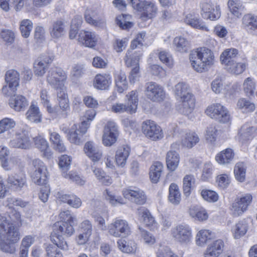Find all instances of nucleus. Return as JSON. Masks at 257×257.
<instances>
[{"instance_id": "f257e3e1", "label": "nucleus", "mask_w": 257, "mask_h": 257, "mask_svg": "<svg viewBox=\"0 0 257 257\" xmlns=\"http://www.w3.org/2000/svg\"><path fill=\"white\" fill-rule=\"evenodd\" d=\"M213 54L212 51L205 47L192 51L189 55V59L192 67L198 72L206 71L213 64Z\"/></svg>"}, {"instance_id": "f03ea898", "label": "nucleus", "mask_w": 257, "mask_h": 257, "mask_svg": "<svg viewBox=\"0 0 257 257\" xmlns=\"http://www.w3.org/2000/svg\"><path fill=\"white\" fill-rule=\"evenodd\" d=\"M175 93L177 99L181 104L178 108L179 112L184 115H188L195 107V98L189 92V87L184 82H179L176 85Z\"/></svg>"}, {"instance_id": "7ed1b4c3", "label": "nucleus", "mask_w": 257, "mask_h": 257, "mask_svg": "<svg viewBox=\"0 0 257 257\" xmlns=\"http://www.w3.org/2000/svg\"><path fill=\"white\" fill-rule=\"evenodd\" d=\"M74 229L72 224L67 221H58L53 226V232L51 234V241L61 249L67 250L68 245L65 237L72 235Z\"/></svg>"}, {"instance_id": "20e7f679", "label": "nucleus", "mask_w": 257, "mask_h": 257, "mask_svg": "<svg viewBox=\"0 0 257 257\" xmlns=\"http://www.w3.org/2000/svg\"><path fill=\"white\" fill-rule=\"evenodd\" d=\"M20 239L18 229L11 222L7 227V230L0 233V250L6 253H15L16 250L14 244Z\"/></svg>"}, {"instance_id": "39448f33", "label": "nucleus", "mask_w": 257, "mask_h": 257, "mask_svg": "<svg viewBox=\"0 0 257 257\" xmlns=\"http://www.w3.org/2000/svg\"><path fill=\"white\" fill-rule=\"evenodd\" d=\"M32 165L33 169L30 175L33 182L38 185L46 184L48 173L43 162L39 159H35L32 160Z\"/></svg>"}, {"instance_id": "423d86ee", "label": "nucleus", "mask_w": 257, "mask_h": 257, "mask_svg": "<svg viewBox=\"0 0 257 257\" xmlns=\"http://www.w3.org/2000/svg\"><path fill=\"white\" fill-rule=\"evenodd\" d=\"M67 78L66 73L60 68H52L47 76V82L57 91L64 90V82Z\"/></svg>"}, {"instance_id": "0eeeda50", "label": "nucleus", "mask_w": 257, "mask_h": 257, "mask_svg": "<svg viewBox=\"0 0 257 257\" xmlns=\"http://www.w3.org/2000/svg\"><path fill=\"white\" fill-rule=\"evenodd\" d=\"M171 233L174 240L182 244L188 243L192 238L191 229L185 223L179 224L173 227Z\"/></svg>"}, {"instance_id": "6e6552de", "label": "nucleus", "mask_w": 257, "mask_h": 257, "mask_svg": "<svg viewBox=\"0 0 257 257\" xmlns=\"http://www.w3.org/2000/svg\"><path fill=\"white\" fill-rule=\"evenodd\" d=\"M205 112L211 118L221 123H227L230 120V116L228 110L220 103L213 104L209 106Z\"/></svg>"}, {"instance_id": "1a4fd4ad", "label": "nucleus", "mask_w": 257, "mask_h": 257, "mask_svg": "<svg viewBox=\"0 0 257 257\" xmlns=\"http://www.w3.org/2000/svg\"><path fill=\"white\" fill-rule=\"evenodd\" d=\"M109 233L115 237H125L131 233L128 222L123 219H116L108 226Z\"/></svg>"}, {"instance_id": "9d476101", "label": "nucleus", "mask_w": 257, "mask_h": 257, "mask_svg": "<svg viewBox=\"0 0 257 257\" xmlns=\"http://www.w3.org/2000/svg\"><path fill=\"white\" fill-rule=\"evenodd\" d=\"M252 199V196L249 194L236 197L230 207L232 215L235 217L241 215L247 210Z\"/></svg>"}, {"instance_id": "9b49d317", "label": "nucleus", "mask_w": 257, "mask_h": 257, "mask_svg": "<svg viewBox=\"0 0 257 257\" xmlns=\"http://www.w3.org/2000/svg\"><path fill=\"white\" fill-rule=\"evenodd\" d=\"M145 92L147 97L154 102L162 101L165 97L163 87L154 82L146 84Z\"/></svg>"}, {"instance_id": "f8f14e48", "label": "nucleus", "mask_w": 257, "mask_h": 257, "mask_svg": "<svg viewBox=\"0 0 257 257\" xmlns=\"http://www.w3.org/2000/svg\"><path fill=\"white\" fill-rule=\"evenodd\" d=\"M142 130L145 136L153 141L160 140L163 137L161 127L152 120L144 121L142 124Z\"/></svg>"}, {"instance_id": "ddd939ff", "label": "nucleus", "mask_w": 257, "mask_h": 257, "mask_svg": "<svg viewBox=\"0 0 257 257\" xmlns=\"http://www.w3.org/2000/svg\"><path fill=\"white\" fill-rule=\"evenodd\" d=\"M89 124L85 121H82L77 128L76 125H73L68 132V139L70 143L79 145L83 143V136L86 133Z\"/></svg>"}, {"instance_id": "4468645a", "label": "nucleus", "mask_w": 257, "mask_h": 257, "mask_svg": "<svg viewBox=\"0 0 257 257\" xmlns=\"http://www.w3.org/2000/svg\"><path fill=\"white\" fill-rule=\"evenodd\" d=\"M99 39V36L94 32L81 30L78 36V42L85 47L94 48L97 44Z\"/></svg>"}, {"instance_id": "2eb2a0df", "label": "nucleus", "mask_w": 257, "mask_h": 257, "mask_svg": "<svg viewBox=\"0 0 257 257\" xmlns=\"http://www.w3.org/2000/svg\"><path fill=\"white\" fill-rule=\"evenodd\" d=\"M255 128L250 123H245L238 130L235 139L242 145L246 144L255 136Z\"/></svg>"}, {"instance_id": "dca6fc26", "label": "nucleus", "mask_w": 257, "mask_h": 257, "mask_svg": "<svg viewBox=\"0 0 257 257\" xmlns=\"http://www.w3.org/2000/svg\"><path fill=\"white\" fill-rule=\"evenodd\" d=\"M118 136L117 127L113 121H108L104 129L102 137L103 144L106 146H110L116 141Z\"/></svg>"}, {"instance_id": "f3484780", "label": "nucleus", "mask_w": 257, "mask_h": 257, "mask_svg": "<svg viewBox=\"0 0 257 257\" xmlns=\"http://www.w3.org/2000/svg\"><path fill=\"white\" fill-rule=\"evenodd\" d=\"M7 182L10 188L17 191H20L28 186L26 176L24 174L9 175Z\"/></svg>"}, {"instance_id": "a211bd4d", "label": "nucleus", "mask_w": 257, "mask_h": 257, "mask_svg": "<svg viewBox=\"0 0 257 257\" xmlns=\"http://www.w3.org/2000/svg\"><path fill=\"white\" fill-rule=\"evenodd\" d=\"M53 60V57L47 55H43L38 58L34 63L35 74L38 76H43Z\"/></svg>"}, {"instance_id": "6ab92c4d", "label": "nucleus", "mask_w": 257, "mask_h": 257, "mask_svg": "<svg viewBox=\"0 0 257 257\" xmlns=\"http://www.w3.org/2000/svg\"><path fill=\"white\" fill-rule=\"evenodd\" d=\"M123 195L125 198L139 205L145 204L147 199L144 191L137 188L124 190Z\"/></svg>"}, {"instance_id": "aec40b11", "label": "nucleus", "mask_w": 257, "mask_h": 257, "mask_svg": "<svg viewBox=\"0 0 257 257\" xmlns=\"http://www.w3.org/2000/svg\"><path fill=\"white\" fill-rule=\"evenodd\" d=\"M57 100L58 101L59 106L55 107L58 108L59 110V113H55L57 115H61L63 117H66L68 113L70 111V106L69 100L68 99L67 94L66 93V89L61 90L57 91Z\"/></svg>"}, {"instance_id": "412c9836", "label": "nucleus", "mask_w": 257, "mask_h": 257, "mask_svg": "<svg viewBox=\"0 0 257 257\" xmlns=\"http://www.w3.org/2000/svg\"><path fill=\"white\" fill-rule=\"evenodd\" d=\"M11 148L28 149L31 147V142L28 136L23 134H17L9 143Z\"/></svg>"}, {"instance_id": "4be33fe9", "label": "nucleus", "mask_w": 257, "mask_h": 257, "mask_svg": "<svg viewBox=\"0 0 257 257\" xmlns=\"http://www.w3.org/2000/svg\"><path fill=\"white\" fill-rule=\"evenodd\" d=\"M224 242L221 239H217L209 244L204 252V257H218L222 252Z\"/></svg>"}, {"instance_id": "5701e85b", "label": "nucleus", "mask_w": 257, "mask_h": 257, "mask_svg": "<svg viewBox=\"0 0 257 257\" xmlns=\"http://www.w3.org/2000/svg\"><path fill=\"white\" fill-rule=\"evenodd\" d=\"M48 134L49 140L53 146L54 150L59 153L65 152L66 148L60 135L57 132L51 129L48 130Z\"/></svg>"}, {"instance_id": "b1692460", "label": "nucleus", "mask_w": 257, "mask_h": 257, "mask_svg": "<svg viewBox=\"0 0 257 257\" xmlns=\"http://www.w3.org/2000/svg\"><path fill=\"white\" fill-rule=\"evenodd\" d=\"M84 150L86 155L94 162L98 161L102 157L101 151L92 142H87Z\"/></svg>"}, {"instance_id": "393cba45", "label": "nucleus", "mask_w": 257, "mask_h": 257, "mask_svg": "<svg viewBox=\"0 0 257 257\" xmlns=\"http://www.w3.org/2000/svg\"><path fill=\"white\" fill-rule=\"evenodd\" d=\"M64 22L61 20L54 22L49 29L52 38L58 39L64 36L66 33Z\"/></svg>"}, {"instance_id": "a878e982", "label": "nucleus", "mask_w": 257, "mask_h": 257, "mask_svg": "<svg viewBox=\"0 0 257 257\" xmlns=\"http://www.w3.org/2000/svg\"><path fill=\"white\" fill-rule=\"evenodd\" d=\"M19 73L16 70L11 69L7 71L5 74V80L9 85L12 91H16V88L19 85Z\"/></svg>"}, {"instance_id": "bb28decb", "label": "nucleus", "mask_w": 257, "mask_h": 257, "mask_svg": "<svg viewBox=\"0 0 257 257\" xmlns=\"http://www.w3.org/2000/svg\"><path fill=\"white\" fill-rule=\"evenodd\" d=\"M138 215L139 219L145 226L152 227L156 222L150 211L144 207H140L138 209Z\"/></svg>"}, {"instance_id": "cd10ccee", "label": "nucleus", "mask_w": 257, "mask_h": 257, "mask_svg": "<svg viewBox=\"0 0 257 257\" xmlns=\"http://www.w3.org/2000/svg\"><path fill=\"white\" fill-rule=\"evenodd\" d=\"M142 56L141 51H134L128 49L124 58L126 66L128 67L139 65V61Z\"/></svg>"}, {"instance_id": "c85d7f7f", "label": "nucleus", "mask_w": 257, "mask_h": 257, "mask_svg": "<svg viewBox=\"0 0 257 257\" xmlns=\"http://www.w3.org/2000/svg\"><path fill=\"white\" fill-rule=\"evenodd\" d=\"M111 84V77L108 74H97L94 79V87L100 90L108 89Z\"/></svg>"}, {"instance_id": "c756f323", "label": "nucleus", "mask_w": 257, "mask_h": 257, "mask_svg": "<svg viewBox=\"0 0 257 257\" xmlns=\"http://www.w3.org/2000/svg\"><path fill=\"white\" fill-rule=\"evenodd\" d=\"M58 198L62 202L67 203L72 207L79 208L82 205L81 199L74 194H58Z\"/></svg>"}, {"instance_id": "7c9ffc66", "label": "nucleus", "mask_w": 257, "mask_h": 257, "mask_svg": "<svg viewBox=\"0 0 257 257\" xmlns=\"http://www.w3.org/2000/svg\"><path fill=\"white\" fill-rule=\"evenodd\" d=\"M222 64L225 66L238 59V50L234 48L228 49L224 51L220 57Z\"/></svg>"}, {"instance_id": "2f4dec72", "label": "nucleus", "mask_w": 257, "mask_h": 257, "mask_svg": "<svg viewBox=\"0 0 257 257\" xmlns=\"http://www.w3.org/2000/svg\"><path fill=\"white\" fill-rule=\"evenodd\" d=\"M234 153L230 148H227L215 157L216 161L220 164H227L230 163L233 159Z\"/></svg>"}, {"instance_id": "473e14b6", "label": "nucleus", "mask_w": 257, "mask_h": 257, "mask_svg": "<svg viewBox=\"0 0 257 257\" xmlns=\"http://www.w3.org/2000/svg\"><path fill=\"white\" fill-rule=\"evenodd\" d=\"M130 148L128 146L119 148L116 152L115 161L116 164L123 167L126 164V160L130 155Z\"/></svg>"}, {"instance_id": "72a5a7b5", "label": "nucleus", "mask_w": 257, "mask_h": 257, "mask_svg": "<svg viewBox=\"0 0 257 257\" xmlns=\"http://www.w3.org/2000/svg\"><path fill=\"white\" fill-rule=\"evenodd\" d=\"M34 141L36 148L43 152L46 157L48 158L52 156L48 143L45 138L38 136L34 138Z\"/></svg>"}, {"instance_id": "f704fd0d", "label": "nucleus", "mask_w": 257, "mask_h": 257, "mask_svg": "<svg viewBox=\"0 0 257 257\" xmlns=\"http://www.w3.org/2000/svg\"><path fill=\"white\" fill-rule=\"evenodd\" d=\"M201 14L202 16H220V9L219 6L204 3L202 4Z\"/></svg>"}, {"instance_id": "c9c22d12", "label": "nucleus", "mask_w": 257, "mask_h": 257, "mask_svg": "<svg viewBox=\"0 0 257 257\" xmlns=\"http://www.w3.org/2000/svg\"><path fill=\"white\" fill-rule=\"evenodd\" d=\"M180 157L178 153L175 151H169L166 156V163L168 169L174 171L178 167Z\"/></svg>"}, {"instance_id": "e433bc0d", "label": "nucleus", "mask_w": 257, "mask_h": 257, "mask_svg": "<svg viewBox=\"0 0 257 257\" xmlns=\"http://www.w3.org/2000/svg\"><path fill=\"white\" fill-rule=\"evenodd\" d=\"M163 169V165L160 162H155L151 167L150 178L154 183H157L161 176Z\"/></svg>"}, {"instance_id": "4c0bfd02", "label": "nucleus", "mask_w": 257, "mask_h": 257, "mask_svg": "<svg viewBox=\"0 0 257 257\" xmlns=\"http://www.w3.org/2000/svg\"><path fill=\"white\" fill-rule=\"evenodd\" d=\"M248 229L247 223L242 220L236 223L232 228L233 236L235 239H239L244 236Z\"/></svg>"}, {"instance_id": "58836bf2", "label": "nucleus", "mask_w": 257, "mask_h": 257, "mask_svg": "<svg viewBox=\"0 0 257 257\" xmlns=\"http://www.w3.org/2000/svg\"><path fill=\"white\" fill-rule=\"evenodd\" d=\"M246 64L239 61V59L230 63L226 66V69L230 73L239 75L242 73L245 70Z\"/></svg>"}, {"instance_id": "ea45409f", "label": "nucleus", "mask_w": 257, "mask_h": 257, "mask_svg": "<svg viewBox=\"0 0 257 257\" xmlns=\"http://www.w3.org/2000/svg\"><path fill=\"white\" fill-rule=\"evenodd\" d=\"M169 201L174 205H178L181 201V193L179 187L175 183H171L170 185Z\"/></svg>"}, {"instance_id": "a19ab883", "label": "nucleus", "mask_w": 257, "mask_h": 257, "mask_svg": "<svg viewBox=\"0 0 257 257\" xmlns=\"http://www.w3.org/2000/svg\"><path fill=\"white\" fill-rule=\"evenodd\" d=\"M9 104L11 107L18 111L23 109L28 105L26 98L22 95H17L15 98L11 99Z\"/></svg>"}, {"instance_id": "79ce46f5", "label": "nucleus", "mask_w": 257, "mask_h": 257, "mask_svg": "<svg viewBox=\"0 0 257 257\" xmlns=\"http://www.w3.org/2000/svg\"><path fill=\"white\" fill-rule=\"evenodd\" d=\"M27 118L33 122H39L41 121V114L37 106L32 103L26 113Z\"/></svg>"}, {"instance_id": "37998d69", "label": "nucleus", "mask_w": 257, "mask_h": 257, "mask_svg": "<svg viewBox=\"0 0 257 257\" xmlns=\"http://www.w3.org/2000/svg\"><path fill=\"white\" fill-rule=\"evenodd\" d=\"M198 135L194 132L186 133L182 139V145L188 148H191L199 142Z\"/></svg>"}, {"instance_id": "c03bdc74", "label": "nucleus", "mask_w": 257, "mask_h": 257, "mask_svg": "<svg viewBox=\"0 0 257 257\" xmlns=\"http://www.w3.org/2000/svg\"><path fill=\"white\" fill-rule=\"evenodd\" d=\"M173 43L175 46V50L181 53L187 52L190 48L189 42L183 37H176Z\"/></svg>"}, {"instance_id": "a18cd8bd", "label": "nucleus", "mask_w": 257, "mask_h": 257, "mask_svg": "<svg viewBox=\"0 0 257 257\" xmlns=\"http://www.w3.org/2000/svg\"><path fill=\"white\" fill-rule=\"evenodd\" d=\"M183 189L184 195L188 196L195 183V178L193 175H186L183 180Z\"/></svg>"}, {"instance_id": "49530a36", "label": "nucleus", "mask_w": 257, "mask_h": 257, "mask_svg": "<svg viewBox=\"0 0 257 257\" xmlns=\"http://www.w3.org/2000/svg\"><path fill=\"white\" fill-rule=\"evenodd\" d=\"M190 215L199 221L206 220L208 215L205 209L197 206H192L189 210Z\"/></svg>"}, {"instance_id": "de8ad7c7", "label": "nucleus", "mask_w": 257, "mask_h": 257, "mask_svg": "<svg viewBox=\"0 0 257 257\" xmlns=\"http://www.w3.org/2000/svg\"><path fill=\"white\" fill-rule=\"evenodd\" d=\"M117 244L119 248L124 252L135 253L137 249V245L133 240L126 242L125 240H119Z\"/></svg>"}, {"instance_id": "09e8293b", "label": "nucleus", "mask_w": 257, "mask_h": 257, "mask_svg": "<svg viewBox=\"0 0 257 257\" xmlns=\"http://www.w3.org/2000/svg\"><path fill=\"white\" fill-rule=\"evenodd\" d=\"M242 23L249 33L257 35V17H243Z\"/></svg>"}, {"instance_id": "8fccbe9b", "label": "nucleus", "mask_w": 257, "mask_h": 257, "mask_svg": "<svg viewBox=\"0 0 257 257\" xmlns=\"http://www.w3.org/2000/svg\"><path fill=\"white\" fill-rule=\"evenodd\" d=\"M237 107L243 112H252L255 109V105L246 98H240L237 102Z\"/></svg>"}, {"instance_id": "3c124183", "label": "nucleus", "mask_w": 257, "mask_h": 257, "mask_svg": "<svg viewBox=\"0 0 257 257\" xmlns=\"http://www.w3.org/2000/svg\"><path fill=\"white\" fill-rule=\"evenodd\" d=\"M126 97L127 99V105L131 107V113H135L138 104V92L137 90H132Z\"/></svg>"}, {"instance_id": "603ef678", "label": "nucleus", "mask_w": 257, "mask_h": 257, "mask_svg": "<svg viewBox=\"0 0 257 257\" xmlns=\"http://www.w3.org/2000/svg\"><path fill=\"white\" fill-rule=\"evenodd\" d=\"M211 237V231L206 229L201 230L196 235V244L199 246H203L206 243L207 241L210 239Z\"/></svg>"}, {"instance_id": "864d4df0", "label": "nucleus", "mask_w": 257, "mask_h": 257, "mask_svg": "<svg viewBox=\"0 0 257 257\" xmlns=\"http://www.w3.org/2000/svg\"><path fill=\"white\" fill-rule=\"evenodd\" d=\"M246 168V166L243 162H238L236 164L234 173L236 179L238 181L242 182L245 180Z\"/></svg>"}, {"instance_id": "5fc2aeb1", "label": "nucleus", "mask_w": 257, "mask_h": 257, "mask_svg": "<svg viewBox=\"0 0 257 257\" xmlns=\"http://www.w3.org/2000/svg\"><path fill=\"white\" fill-rule=\"evenodd\" d=\"M40 98L42 103L46 107L49 113H59V110L58 108H53L49 104V97L48 92L46 89H43L41 91Z\"/></svg>"}, {"instance_id": "6e6d98bb", "label": "nucleus", "mask_w": 257, "mask_h": 257, "mask_svg": "<svg viewBox=\"0 0 257 257\" xmlns=\"http://www.w3.org/2000/svg\"><path fill=\"white\" fill-rule=\"evenodd\" d=\"M184 22L193 28L204 30L206 28L204 23L197 17H185Z\"/></svg>"}, {"instance_id": "4d7b16f0", "label": "nucleus", "mask_w": 257, "mask_h": 257, "mask_svg": "<svg viewBox=\"0 0 257 257\" xmlns=\"http://www.w3.org/2000/svg\"><path fill=\"white\" fill-rule=\"evenodd\" d=\"M115 84L118 92L122 93L127 88V81L125 75L122 73L117 74L115 76Z\"/></svg>"}, {"instance_id": "13d9d810", "label": "nucleus", "mask_w": 257, "mask_h": 257, "mask_svg": "<svg viewBox=\"0 0 257 257\" xmlns=\"http://www.w3.org/2000/svg\"><path fill=\"white\" fill-rule=\"evenodd\" d=\"M32 28L33 23L30 20H24L21 22L20 29L22 36L24 38L29 37Z\"/></svg>"}, {"instance_id": "bf43d9fd", "label": "nucleus", "mask_w": 257, "mask_h": 257, "mask_svg": "<svg viewBox=\"0 0 257 257\" xmlns=\"http://www.w3.org/2000/svg\"><path fill=\"white\" fill-rule=\"evenodd\" d=\"M200 194L204 200L209 202H215L218 200L217 193L213 190L203 189Z\"/></svg>"}, {"instance_id": "052dcab7", "label": "nucleus", "mask_w": 257, "mask_h": 257, "mask_svg": "<svg viewBox=\"0 0 257 257\" xmlns=\"http://www.w3.org/2000/svg\"><path fill=\"white\" fill-rule=\"evenodd\" d=\"M105 191L106 192L105 198L111 205L115 206L124 203L123 199L121 197L115 196L107 189H106Z\"/></svg>"}, {"instance_id": "680f3d73", "label": "nucleus", "mask_w": 257, "mask_h": 257, "mask_svg": "<svg viewBox=\"0 0 257 257\" xmlns=\"http://www.w3.org/2000/svg\"><path fill=\"white\" fill-rule=\"evenodd\" d=\"M16 125L15 121L12 118L6 117L0 120V134L13 128Z\"/></svg>"}, {"instance_id": "e2e57ef3", "label": "nucleus", "mask_w": 257, "mask_h": 257, "mask_svg": "<svg viewBox=\"0 0 257 257\" xmlns=\"http://www.w3.org/2000/svg\"><path fill=\"white\" fill-rule=\"evenodd\" d=\"M217 132V130L215 125L211 124L207 127L205 135L206 141L210 144H213L216 140Z\"/></svg>"}, {"instance_id": "0e129e2a", "label": "nucleus", "mask_w": 257, "mask_h": 257, "mask_svg": "<svg viewBox=\"0 0 257 257\" xmlns=\"http://www.w3.org/2000/svg\"><path fill=\"white\" fill-rule=\"evenodd\" d=\"M134 11L141 13L144 11V8L147 4L145 0H127Z\"/></svg>"}, {"instance_id": "69168bd1", "label": "nucleus", "mask_w": 257, "mask_h": 257, "mask_svg": "<svg viewBox=\"0 0 257 257\" xmlns=\"http://www.w3.org/2000/svg\"><path fill=\"white\" fill-rule=\"evenodd\" d=\"M145 7L144 11L142 13V16H153L157 14V8L156 4L152 2L147 1Z\"/></svg>"}, {"instance_id": "338daca9", "label": "nucleus", "mask_w": 257, "mask_h": 257, "mask_svg": "<svg viewBox=\"0 0 257 257\" xmlns=\"http://www.w3.org/2000/svg\"><path fill=\"white\" fill-rule=\"evenodd\" d=\"M72 162V158L67 155L61 156L59 158V167L64 171L69 169Z\"/></svg>"}, {"instance_id": "774afa93", "label": "nucleus", "mask_w": 257, "mask_h": 257, "mask_svg": "<svg viewBox=\"0 0 257 257\" xmlns=\"http://www.w3.org/2000/svg\"><path fill=\"white\" fill-rule=\"evenodd\" d=\"M57 247L55 244L46 245V257H61L62 255Z\"/></svg>"}]
</instances>
